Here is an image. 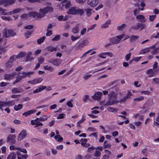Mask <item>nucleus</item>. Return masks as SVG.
I'll return each instance as SVG.
<instances>
[{"instance_id":"nucleus-21","label":"nucleus","mask_w":159,"mask_h":159,"mask_svg":"<svg viewBox=\"0 0 159 159\" xmlns=\"http://www.w3.org/2000/svg\"><path fill=\"white\" fill-rule=\"evenodd\" d=\"M36 111L35 110L32 109L29 110L27 112H25L22 114L23 116H27L28 115H30L31 114L34 113Z\"/></svg>"},{"instance_id":"nucleus-40","label":"nucleus","mask_w":159,"mask_h":159,"mask_svg":"<svg viewBox=\"0 0 159 159\" xmlns=\"http://www.w3.org/2000/svg\"><path fill=\"white\" fill-rule=\"evenodd\" d=\"M107 110L110 112H113L117 111V109L111 107H109L107 108Z\"/></svg>"},{"instance_id":"nucleus-49","label":"nucleus","mask_w":159,"mask_h":159,"mask_svg":"<svg viewBox=\"0 0 159 159\" xmlns=\"http://www.w3.org/2000/svg\"><path fill=\"white\" fill-rule=\"evenodd\" d=\"M44 68L46 70L52 71L53 70V68L51 66H46L44 67Z\"/></svg>"},{"instance_id":"nucleus-29","label":"nucleus","mask_w":159,"mask_h":159,"mask_svg":"<svg viewBox=\"0 0 159 159\" xmlns=\"http://www.w3.org/2000/svg\"><path fill=\"white\" fill-rule=\"evenodd\" d=\"M111 20L109 19L107 20L106 22L101 26L102 28H106L108 27V25L110 24Z\"/></svg>"},{"instance_id":"nucleus-7","label":"nucleus","mask_w":159,"mask_h":159,"mask_svg":"<svg viewBox=\"0 0 159 159\" xmlns=\"http://www.w3.org/2000/svg\"><path fill=\"white\" fill-rule=\"evenodd\" d=\"M33 73V72L31 71L27 72H23L22 73H19L18 76L20 79H23L26 77H30V75H32Z\"/></svg>"},{"instance_id":"nucleus-13","label":"nucleus","mask_w":159,"mask_h":159,"mask_svg":"<svg viewBox=\"0 0 159 159\" xmlns=\"http://www.w3.org/2000/svg\"><path fill=\"white\" fill-rule=\"evenodd\" d=\"M145 6V4L144 3L142 2L141 3V6L142 8H140L139 7L138 9H135L134 11V15L135 16H136L137 14L139 13V11L140 10L143 11L144 9V7Z\"/></svg>"},{"instance_id":"nucleus-23","label":"nucleus","mask_w":159,"mask_h":159,"mask_svg":"<svg viewBox=\"0 0 159 159\" xmlns=\"http://www.w3.org/2000/svg\"><path fill=\"white\" fill-rule=\"evenodd\" d=\"M18 159H25L27 157V155H23L21 154L19 151L16 152Z\"/></svg>"},{"instance_id":"nucleus-59","label":"nucleus","mask_w":159,"mask_h":159,"mask_svg":"<svg viewBox=\"0 0 159 159\" xmlns=\"http://www.w3.org/2000/svg\"><path fill=\"white\" fill-rule=\"evenodd\" d=\"M140 93L141 94H143L145 95H149L150 93V92L148 91H141Z\"/></svg>"},{"instance_id":"nucleus-39","label":"nucleus","mask_w":159,"mask_h":159,"mask_svg":"<svg viewBox=\"0 0 159 159\" xmlns=\"http://www.w3.org/2000/svg\"><path fill=\"white\" fill-rule=\"evenodd\" d=\"M18 57H17L15 55H13L12 56H11L10 58L8 61V62H12L13 61H15L16 60V58H17Z\"/></svg>"},{"instance_id":"nucleus-26","label":"nucleus","mask_w":159,"mask_h":159,"mask_svg":"<svg viewBox=\"0 0 159 159\" xmlns=\"http://www.w3.org/2000/svg\"><path fill=\"white\" fill-rule=\"evenodd\" d=\"M8 107V105L7 102L0 101V109L2 110V111L3 110L2 107Z\"/></svg>"},{"instance_id":"nucleus-20","label":"nucleus","mask_w":159,"mask_h":159,"mask_svg":"<svg viewBox=\"0 0 159 159\" xmlns=\"http://www.w3.org/2000/svg\"><path fill=\"white\" fill-rule=\"evenodd\" d=\"M16 157V153L14 152H11L7 156V159H15Z\"/></svg>"},{"instance_id":"nucleus-8","label":"nucleus","mask_w":159,"mask_h":159,"mask_svg":"<svg viewBox=\"0 0 159 159\" xmlns=\"http://www.w3.org/2000/svg\"><path fill=\"white\" fill-rule=\"evenodd\" d=\"M39 118H37L35 120H32L31 121V124L32 125H35L34 128L38 127L39 126H42L43 125V124L40 122L39 120Z\"/></svg>"},{"instance_id":"nucleus-62","label":"nucleus","mask_w":159,"mask_h":159,"mask_svg":"<svg viewBox=\"0 0 159 159\" xmlns=\"http://www.w3.org/2000/svg\"><path fill=\"white\" fill-rule=\"evenodd\" d=\"M34 26L32 25H29L25 26L24 27V28L26 29H33Z\"/></svg>"},{"instance_id":"nucleus-32","label":"nucleus","mask_w":159,"mask_h":159,"mask_svg":"<svg viewBox=\"0 0 159 159\" xmlns=\"http://www.w3.org/2000/svg\"><path fill=\"white\" fill-rule=\"evenodd\" d=\"M144 97L143 96H140L138 97L134 98L133 99L134 102H139L143 101L144 99Z\"/></svg>"},{"instance_id":"nucleus-33","label":"nucleus","mask_w":159,"mask_h":159,"mask_svg":"<svg viewBox=\"0 0 159 159\" xmlns=\"http://www.w3.org/2000/svg\"><path fill=\"white\" fill-rule=\"evenodd\" d=\"M23 9L18 8L14 9L13 11H10L11 14H14L15 13H19Z\"/></svg>"},{"instance_id":"nucleus-10","label":"nucleus","mask_w":159,"mask_h":159,"mask_svg":"<svg viewBox=\"0 0 159 159\" xmlns=\"http://www.w3.org/2000/svg\"><path fill=\"white\" fill-rule=\"evenodd\" d=\"M89 43V41L87 40L83 41L82 42L80 43L78 46L76 47L75 49L78 50L80 49L85 45H87Z\"/></svg>"},{"instance_id":"nucleus-36","label":"nucleus","mask_w":159,"mask_h":159,"mask_svg":"<svg viewBox=\"0 0 159 159\" xmlns=\"http://www.w3.org/2000/svg\"><path fill=\"white\" fill-rule=\"evenodd\" d=\"M135 2H136V3H135L134 4V5L135 7H139L140 5H141V3H144L143 2V0H134Z\"/></svg>"},{"instance_id":"nucleus-42","label":"nucleus","mask_w":159,"mask_h":159,"mask_svg":"<svg viewBox=\"0 0 159 159\" xmlns=\"http://www.w3.org/2000/svg\"><path fill=\"white\" fill-rule=\"evenodd\" d=\"M150 50L149 49V48H147L143 49H142L140 52V53L141 54H144L145 53L148 52H149L150 51Z\"/></svg>"},{"instance_id":"nucleus-41","label":"nucleus","mask_w":159,"mask_h":159,"mask_svg":"<svg viewBox=\"0 0 159 159\" xmlns=\"http://www.w3.org/2000/svg\"><path fill=\"white\" fill-rule=\"evenodd\" d=\"M85 11H86V14L88 16H89L92 14L91 11L92 9H86Z\"/></svg>"},{"instance_id":"nucleus-19","label":"nucleus","mask_w":159,"mask_h":159,"mask_svg":"<svg viewBox=\"0 0 159 159\" xmlns=\"http://www.w3.org/2000/svg\"><path fill=\"white\" fill-rule=\"evenodd\" d=\"M157 116L153 121V124L154 125L157 126H159V112L157 113Z\"/></svg>"},{"instance_id":"nucleus-9","label":"nucleus","mask_w":159,"mask_h":159,"mask_svg":"<svg viewBox=\"0 0 159 159\" xmlns=\"http://www.w3.org/2000/svg\"><path fill=\"white\" fill-rule=\"evenodd\" d=\"M99 3L98 0H88L87 2L88 5L92 7H96Z\"/></svg>"},{"instance_id":"nucleus-11","label":"nucleus","mask_w":159,"mask_h":159,"mask_svg":"<svg viewBox=\"0 0 159 159\" xmlns=\"http://www.w3.org/2000/svg\"><path fill=\"white\" fill-rule=\"evenodd\" d=\"M102 93L100 92H98L95 93L93 96L92 98L94 100L99 101L101 98Z\"/></svg>"},{"instance_id":"nucleus-43","label":"nucleus","mask_w":159,"mask_h":159,"mask_svg":"<svg viewBox=\"0 0 159 159\" xmlns=\"http://www.w3.org/2000/svg\"><path fill=\"white\" fill-rule=\"evenodd\" d=\"M55 139L58 141H61L63 140V138L60 135H57L54 137Z\"/></svg>"},{"instance_id":"nucleus-56","label":"nucleus","mask_w":159,"mask_h":159,"mask_svg":"<svg viewBox=\"0 0 159 159\" xmlns=\"http://www.w3.org/2000/svg\"><path fill=\"white\" fill-rule=\"evenodd\" d=\"M80 38V36L75 37L73 35H72L71 36V39L72 41H74L79 39Z\"/></svg>"},{"instance_id":"nucleus-28","label":"nucleus","mask_w":159,"mask_h":159,"mask_svg":"<svg viewBox=\"0 0 159 159\" xmlns=\"http://www.w3.org/2000/svg\"><path fill=\"white\" fill-rule=\"evenodd\" d=\"M127 26V25L125 23H123L120 26L117 27V30L119 31H121L124 29Z\"/></svg>"},{"instance_id":"nucleus-5","label":"nucleus","mask_w":159,"mask_h":159,"mask_svg":"<svg viewBox=\"0 0 159 159\" xmlns=\"http://www.w3.org/2000/svg\"><path fill=\"white\" fill-rule=\"evenodd\" d=\"M16 35V33L12 30H7L5 28L3 30V36L6 38H7L9 36L13 37Z\"/></svg>"},{"instance_id":"nucleus-27","label":"nucleus","mask_w":159,"mask_h":159,"mask_svg":"<svg viewBox=\"0 0 159 159\" xmlns=\"http://www.w3.org/2000/svg\"><path fill=\"white\" fill-rule=\"evenodd\" d=\"M140 25H141V23H138L136 25L131 26L130 28V30H137L140 28Z\"/></svg>"},{"instance_id":"nucleus-50","label":"nucleus","mask_w":159,"mask_h":159,"mask_svg":"<svg viewBox=\"0 0 159 159\" xmlns=\"http://www.w3.org/2000/svg\"><path fill=\"white\" fill-rule=\"evenodd\" d=\"M44 58L43 57H40L38 58V60L39 61V63L41 64H42L44 61Z\"/></svg>"},{"instance_id":"nucleus-48","label":"nucleus","mask_w":159,"mask_h":159,"mask_svg":"<svg viewBox=\"0 0 159 159\" xmlns=\"http://www.w3.org/2000/svg\"><path fill=\"white\" fill-rule=\"evenodd\" d=\"M72 32L74 34L78 33L79 32V27L78 26H75L73 29Z\"/></svg>"},{"instance_id":"nucleus-47","label":"nucleus","mask_w":159,"mask_h":159,"mask_svg":"<svg viewBox=\"0 0 159 159\" xmlns=\"http://www.w3.org/2000/svg\"><path fill=\"white\" fill-rule=\"evenodd\" d=\"M8 107L12 106H13L15 104V102L14 101H9L7 102Z\"/></svg>"},{"instance_id":"nucleus-31","label":"nucleus","mask_w":159,"mask_h":159,"mask_svg":"<svg viewBox=\"0 0 159 159\" xmlns=\"http://www.w3.org/2000/svg\"><path fill=\"white\" fill-rule=\"evenodd\" d=\"M22 105L21 104H19L18 105H16L14 106V108L15 111L19 110L22 108Z\"/></svg>"},{"instance_id":"nucleus-24","label":"nucleus","mask_w":159,"mask_h":159,"mask_svg":"<svg viewBox=\"0 0 159 159\" xmlns=\"http://www.w3.org/2000/svg\"><path fill=\"white\" fill-rule=\"evenodd\" d=\"M14 75L13 74H6L4 75V79L5 80H10L14 79Z\"/></svg>"},{"instance_id":"nucleus-17","label":"nucleus","mask_w":159,"mask_h":159,"mask_svg":"<svg viewBox=\"0 0 159 159\" xmlns=\"http://www.w3.org/2000/svg\"><path fill=\"white\" fill-rule=\"evenodd\" d=\"M156 72L155 70L152 69H149L146 72V73L148 75L149 77H151L153 76Z\"/></svg>"},{"instance_id":"nucleus-46","label":"nucleus","mask_w":159,"mask_h":159,"mask_svg":"<svg viewBox=\"0 0 159 159\" xmlns=\"http://www.w3.org/2000/svg\"><path fill=\"white\" fill-rule=\"evenodd\" d=\"M1 18L5 20L11 21L12 20V19L10 17H6L5 16H1Z\"/></svg>"},{"instance_id":"nucleus-3","label":"nucleus","mask_w":159,"mask_h":159,"mask_svg":"<svg viewBox=\"0 0 159 159\" xmlns=\"http://www.w3.org/2000/svg\"><path fill=\"white\" fill-rule=\"evenodd\" d=\"M84 12L83 9H81L78 7L75 6L69 8L66 12V13L69 14L78 15L81 16L83 14Z\"/></svg>"},{"instance_id":"nucleus-12","label":"nucleus","mask_w":159,"mask_h":159,"mask_svg":"<svg viewBox=\"0 0 159 159\" xmlns=\"http://www.w3.org/2000/svg\"><path fill=\"white\" fill-rule=\"evenodd\" d=\"M16 136L15 134H10L8 136L7 139V142H11V143H14L15 142V139Z\"/></svg>"},{"instance_id":"nucleus-45","label":"nucleus","mask_w":159,"mask_h":159,"mask_svg":"<svg viewBox=\"0 0 159 159\" xmlns=\"http://www.w3.org/2000/svg\"><path fill=\"white\" fill-rule=\"evenodd\" d=\"M39 119L40 121H44L47 120V117L46 116L44 115L42 117L39 118Z\"/></svg>"},{"instance_id":"nucleus-4","label":"nucleus","mask_w":159,"mask_h":159,"mask_svg":"<svg viewBox=\"0 0 159 159\" xmlns=\"http://www.w3.org/2000/svg\"><path fill=\"white\" fill-rule=\"evenodd\" d=\"M125 36L124 34H122L121 35L109 38V40L113 44H117L120 42L121 39L125 37Z\"/></svg>"},{"instance_id":"nucleus-16","label":"nucleus","mask_w":159,"mask_h":159,"mask_svg":"<svg viewBox=\"0 0 159 159\" xmlns=\"http://www.w3.org/2000/svg\"><path fill=\"white\" fill-rule=\"evenodd\" d=\"M50 62L53 64L54 65L58 66L60 65L61 62V61L60 59H55L51 60Z\"/></svg>"},{"instance_id":"nucleus-38","label":"nucleus","mask_w":159,"mask_h":159,"mask_svg":"<svg viewBox=\"0 0 159 159\" xmlns=\"http://www.w3.org/2000/svg\"><path fill=\"white\" fill-rule=\"evenodd\" d=\"M41 80H30L29 81L28 83L32 84H35L40 83Z\"/></svg>"},{"instance_id":"nucleus-63","label":"nucleus","mask_w":159,"mask_h":159,"mask_svg":"<svg viewBox=\"0 0 159 159\" xmlns=\"http://www.w3.org/2000/svg\"><path fill=\"white\" fill-rule=\"evenodd\" d=\"M131 53L129 52L128 54H127L125 56V59L126 61H128L130 57Z\"/></svg>"},{"instance_id":"nucleus-60","label":"nucleus","mask_w":159,"mask_h":159,"mask_svg":"<svg viewBox=\"0 0 159 159\" xmlns=\"http://www.w3.org/2000/svg\"><path fill=\"white\" fill-rule=\"evenodd\" d=\"M87 141V139H84L81 140V144L83 146V145H85L86 142Z\"/></svg>"},{"instance_id":"nucleus-15","label":"nucleus","mask_w":159,"mask_h":159,"mask_svg":"<svg viewBox=\"0 0 159 159\" xmlns=\"http://www.w3.org/2000/svg\"><path fill=\"white\" fill-rule=\"evenodd\" d=\"M127 91V93L126 96L120 100V102L125 101L127 99L130 98L132 96L133 94L130 91L128 90Z\"/></svg>"},{"instance_id":"nucleus-2","label":"nucleus","mask_w":159,"mask_h":159,"mask_svg":"<svg viewBox=\"0 0 159 159\" xmlns=\"http://www.w3.org/2000/svg\"><path fill=\"white\" fill-rule=\"evenodd\" d=\"M109 100L106 103H104V101H101L100 102L101 105L104 106H110L118 102L119 101L117 100V93L114 92L108 94Z\"/></svg>"},{"instance_id":"nucleus-51","label":"nucleus","mask_w":159,"mask_h":159,"mask_svg":"<svg viewBox=\"0 0 159 159\" xmlns=\"http://www.w3.org/2000/svg\"><path fill=\"white\" fill-rule=\"evenodd\" d=\"M10 149L11 150H18L19 148L16 147L14 145H11L10 146Z\"/></svg>"},{"instance_id":"nucleus-37","label":"nucleus","mask_w":159,"mask_h":159,"mask_svg":"<svg viewBox=\"0 0 159 159\" xmlns=\"http://www.w3.org/2000/svg\"><path fill=\"white\" fill-rule=\"evenodd\" d=\"M21 90L20 89L17 88H14L12 90V93H19L21 92Z\"/></svg>"},{"instance_id":"nucleus-1","label":"nucleus","mask_w":159,"mask_h":159,"mask_svg":"<svg viewBox=\"0 0 159 159\" xmlns=\"http://www.w3.org/2000/svg\"><path fill=\"white\" fill-rule=\"evenodd\" d=\"M53 10V8L52 7L48 6L43 8L39 9V11L41 13L34 11H30L28 13V15L29 17H30L41 18L43 17L45 14L48 12H52Z\"/></svg>"},{"instance_id":"nucleus-61","label":"nucleus","mask_w":159,"mask_h":159,"mask_svg":"<svg viewBox=\"0 0 159 159\" xmlns=\"http://www.w3.org/2000/svg\"><path fill=\"white\" fill-rule=\"evenodd\" d=\"M158 67L157 66V62H154V64L153 65V69L155 70L156 69H157V67Z\"/></svg>"},{"instance_id":"nucleus-25","label":"nucleus","mask_w":159,"mask_h":159,"mask_svg":"<svg viewBox=\"0 0 159 159\" xmlns=\"http://www.w3.org/2000/svg\"><path fill=\"white\" fill-rule=\"evenodd\" d=\"M85 116L84 115L82 116V118L77 123V126L78 127H80V125L85 120Z\"/></svg>"},{"instance_id":"nucleus-35","label":"nucleus","mask_w":159,"mask_h":159,"mask_svg":"<svg viewBox=\"0 0 159 159\" xmlns=\"http://www.w3.org/2000/svg\"><path fill=\"white\" fill-rule=\"evenodd\" d=\"M33 31H27V32L25 33V35L26 39L29 38L30 37V35L32 34Z\"/></svg>"},{"instance_id":"nucleus-14","label":"nucleus","mask_w":159,"mask_h":159,"mask_svg":"<svg viewBox=\"0 0 159 159\" xmlns=\"http://www.w3.org/2000/svg\"><path fill=\"white\" fill-rule=\"evenodd\" d=\"M26 135V132L24 130H22L19 134L17 139L19 141H21L24 139Z\"/></svg>"},{"instance_id":"nucleus-44","label":"nucleus","mask_w":159,"mask_h":159,"mask_svg":"<svg viewBox=\"0 0 159 159\" xmlns=\"http://www.w3.org/2000/svg\"><path fill=\"white\" fill-rule=\"evenodd\" d=\"M159 52V48H157L151 52V53L152 54H156Z\"/></svg>"},{"instance_id":"nucleus-55","label":"nucleus","mask_w":159,"mask_h":159,"mask_svg":"<svg viewBox=\"0 0 159 159\" xmlns=\"http://www.w3.org/2000/svg\"><path fill=\"white\" fill-rule=\"evenodd\" d=\"M60 37V36L59 35H57L52 38V40L54 41H58Z\"/></svg>"},{"instance_id":"nucleus-64","label":"nucleus","mask_w":159,"mask_h":159,"mask_svg":"<svg viewBox=\"0 0 159 159\" xmlns=\"http://www.w3.org/2000/svg\"><path fill=\"white\" fill-rule=\"evenodd\" d=\"M47 33H46V35L47 36H50L52 34V32L51 30H47Z\"/></svg>"},{"instance_id":"nucleus-22","label":"nucleus","mask_w":159,"mask_h":159,"mask_svg":"<svg viewBox=\"0 0 159 159\" xmlns=\"http://www.w3.org/2000/svg\"><path fill=\"white\" fill-rule=\"evenodd\" d=\"M47 50L49 52L56 51L57 50V47H54L53 46H49L46 48Z\"/></svg>"},{"instance_id":"nucleus-54","label":"nucleus","mask_w":159,"mask_h":159,"mask_svg":"<svg viewBox=\"0 0 159 159\" xmlns=\"http://www.w3.org/2000/svg\"><path fill=\"white\" fill-rule=\"evenodd\" d=\"M156 15L149 16V19L151 21H152L154 20V19L156 17Z\"/></svg>"},{"instance_id":"nucleus-18","label":"nucleus","mask_w":159,"mask_h":159,"mask_svg":"<svg viewBox=\"0 0 159 159\" xmlns=\"http://www.w3.org/2000/svg\"><path fill=\"white\" fill-rule=\"evenodd\" d=\"M136 18L139 20L141 22H144L146 21V19H145V17L143 15H138L137 16Z\"/></svg>"},{"instance_id":"nucleus-53","label":"nucleus","mask_w":159,"mask_h":159,"mask_svg":"<svg viewBox=\"0 0 159 159\" xmlns=\"http://www.w3.org/2000/svg\"><path fill=\"white\" fill-rule=\"evenodd\" d=\"M89 96L88 95H85L82 98L83 101L84 102H86L89 99Z\"/></svg>"},{"instance_id":"nucleus-57","label":"nucleus","mask_w":159,"mask_h":159,"mask_svg":"<svg viewBox=\"0 0 159 159\" xmlns=\"http://www.w3.org/2000/svg\"><path fill=\"white\" fill-rule=\"evenodd\" d=\"M67 106L70 107H73V105L72 103V101H69L67 102Z\"/></svg>"},{"instance_id":"nucleus-58","label":"nucleus","mask_w":159,"mask_h":159,"mask_svg":"<svg viewBox=\"0 0 159 159\" xmlns=\"http://www.w3.org/2000/svg\"><path fill=\"white\" fill-rule=\"evenodd\" d=\"M65 115L63 114H59L58 116L57 117V118L58 119H61L64 118Z\"/></svg>"},{"instance_id":"nucleus-34","label":"nucleus","mask_w":159,"mask_h":159,"mask_svg":"<svg viewBox=\"0 0 159 159\" xmlns=\"http://www.w3.org/2000/svg\"><path fill=\"white\" fill-rule=\"evenodd\" d=\"M46 37L44 36L43 37L40 38L39 39L37 40V42L38 44L42 43L44 41Z\"/></svg>"},{"instance_id":"nucleus-30","label":"nucleus","mask_w":159,"mask_h":159,"mask_svg":"<svg viewBox=\"0 0 159 159\" xmlns=\"http://www.w3.org/2000/svg\"><path fill=\"white\" fill-rule=\"evenodd\" d=\"M139 38V37L136 35H132L130 38V42L132 43L135 41L137 39Z\"/></svg>"},{"instance_id":"nucleus-6","label":"nucleus","mask_w":159,"mask_h":159,"mask_svg":"<svg viewBox=\"0 0 159 159\" xmlns=\"http://www.w3.org/2000/svg\"><path fill=\"white\" fill-rule=\"evenodd\" d=\"M15 0H0V5H3L4 7H7L14 3Z\"/></svg>"},{"instance_id":"nucleus-52","label":"nucleus","mask_w":159,"mask_h":159,"mask_svg":"<svg viewBox=\"0 0 159 159\" xmlns=\"http://www.w3.org/2000/svg\"><path fill=\"white\" fill-rule=\"evenodd\" d=\"M101 152L99 151H96V152L94 153V156L97 157H99L101 155Z\"/></svg>"}]
</instances>
